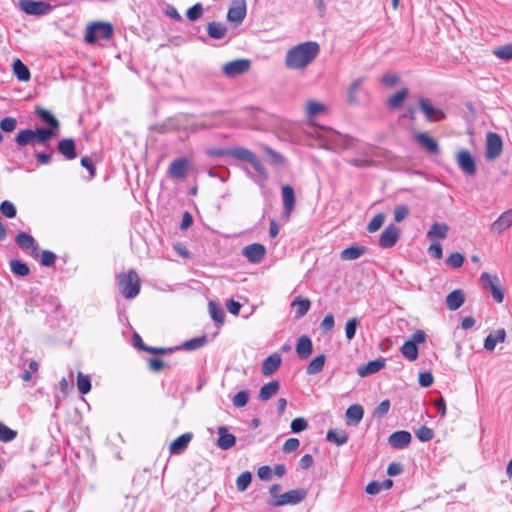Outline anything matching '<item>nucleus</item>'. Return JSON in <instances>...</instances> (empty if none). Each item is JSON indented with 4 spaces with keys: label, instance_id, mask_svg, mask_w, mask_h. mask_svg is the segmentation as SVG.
<instances>
[{
    "label": "nucleus",
    "instance_id": "5701e85b",
    "mask_svg": "<svg viewBox=\"0 0 512 512\" xmlns=\"http://www.w3.org/2000/svg\"><path fill=\"white\" fill-rule=\"evenodd\" d=\"M312 350L313 346L311 339L306 335H302L296 344V353L298 357L305 360L311 355Z\"/></svg>",
    "mask_w": 512,
    "mask_h": 512
},
{
    "label": "nucleus",
    "instance_id": "49530a36",
    "mask_svg": "<svg viewBox=\"0 0 512 512\" xmlns=\"http://www.w3.org/2000/svg\"><path fill=\"white\" fill-rule=\"evenodd\" d=\"M10 269L13 274L17 276H27L30 272L29 267L27 264L20 260H11L10 261Z\"/></svg>",
    "mask_w": 512,
    "mask_h": 512
},
{
    "label": "nucleus",
    "instance_id": "6ab92c4d",
    "mask_svg": "<svg viewBox=\"0 0 512 512\" xmlns=\"http://www.w3.org/2000/svg\"><path fill=\"white\" fill-rule=\"evenodd\" d=\"M411 438V434L408 431L401 430L392 433L388 438V442L393 448L402 449L408 446Z\"/></svg>",
    "mask_w": 512,
    "mask_h": 512
},
{
    "label": "nucleus",
    "instance_id": "412c9836",
    "mask_svg": "<svg viewBox=\"0 0 512 512\" xmlns=\"http://www.w3.org/2000/svg\"><path fill=\"white\" fill-rule=\"evenodd\" d=\"M225 426L218 427L217 433L219 435L217 440V446L222 450H228L233 447L236 443V437L233 434L227 432Z\"/></svg>",
    "mask_w": 512,
    "mask_h": 512
},
{
    "label": "nucleus",
    "instance_id": "864d4df0",
    "mask_svg": "<svg viewBox=\"0 0 512 512\" xmlns=\"http://www.w3.org/2000/svg\"><path fill=\"white\" fill-rule=\"evenodd\" d=\"M385 221V215L383 213L376 214L369 222L367 230L370 233L376 232L381 228Z\"/></svg>",
    "mask_w": 512,
    "mask_h": 512
},
{
    "label": "nucleus",
    "instance_id": "58836bf2",
    "mask_svg": "<svg viewBox=\"0 0 512 512\" xmlns=\"http://www.w3.org/2000/svg\"><path fill=\"white\" fill-rule=\"evenodd\" d=\"M407 95H408V89L404 88V89L399 90L398 92H396L394 95H392L388 99V106L391 109H397V108L401 107V105L403 104Z\"/></svg>",
    "mask_w": 512,
    "mask_h": 512
},
{
    "label": "nucleus",
    "instance_id": "20e7f679",
    "mask_svg": "<svg viewBox=\"0 0 512 512\" xmlns=\"http://www.w3.org/2000/svg\"><path fill=\"white\" fill-rule=\"evenodd\" d=\"M307 496V490L304 488L292 489L277 496L270 504L272 506H283L287 504L295 505L302 502Z\"/></svg>",
    "mask_w": 512,
    "mask_h": 512
},
{
    "label": "nucleus",
    "instance_id": "39448f33",
    "mask_svg": "<svg viewBox=\"0 0 512 512\" xmlns=\"http://www.w3.org/2000/svg\"><path fill=\"white\" fill-rule=\"evenodd\" d=\"M246 1L232 0L227 12V20L233 27L238 26L246 16Z\"/></svg>",
    "mask_w": 512,
    "mask_h": 512
},
{
    "label": "nucleus",
    "instance_id": "6e6552de",
    "mask_svg": "<svg viewBox=\"0 0 512 512\" xmlns=\"http://www.w3.org/2000/svg\"><path fill=\"white\" fill-rule=\"evenodd\" d=\"M19 6L29 15H42L51 9V5L44 1L21 0Z\"/></svg>",
    "mask_w": 512,
    "mask_h": 512
},
{
    "label": "nucleus",
    "instance_id": "c756f323",
    "mask_svg": "<svg viewBox=\"0 0 512 512\" xmlns=\"http://www.w3.org/2000/svg\"><path fill=\"white\" fill-rule=\"evenodd\" d=\"M449 227L445 223L435 222L431 225L426 236L429 239L439 238L444 239L447 237Z\"/></svg>",
    "mask_w": 512,
    "mask_h": 512
},
{
    "label": "nucleus",
    "instance_id": "1a4fd4ad",
    "mask_svg": "<svg viewBox=\"0 0 512 512\" xmlns=\"http://www.w3.org/2000/svg\"><path fill=\"white\" fill-rule=\"evenodd\" d=\"M399 237L400 229L397 226L390 224L381 233L379 238V246L385 249L391 248L397 243Z\"/></svg>",
    "mask_w": 512,
    "mask_h": 512
},
{
    "label": "nucleus",
    "instance_id": "7c9ffc66",
    "mask_svg": "<svg viewBox=\"0 0 512 512\" xmlns=\"http://www.w3.org/2000/svg\"><path fill=\"white\" fill-rule=\"evenodd\" d=\"M365 251H366L365 247L351 246V247L345 248L341 252L340 257L342 260H345V261L356 260V259L360 258L365 253Z\"/></svg>",
    "mask_w": 512,
    "mask_h": 512
},
{
    "label": "nucleus",
    "instance_id": "473e14b6",
    "mask_svg": "<svg viewBox=\"0 0 512 512\" xmlns=\"http://www.w3.org/2000/svg\"><path fill=\"white\" fill-rule=\"evenodd\" d=\"M326 361V356L324 354H320L316 356L308 365L306 368V373L308 375H315L321 372L324 368Z\"/></svg>",
    "mask_w": 512,
    "mask_h": 512
},
{
    "label": "nucleus",
    "instance_id": "4c0bfd02",
    "mask_svg": "<svg viewBox=\"0 0 512 512\" xmlns=\"http://www.w3.org/2000/svg\"><path fill=\"white\" fill-rule=\"evenodd\" d=\"M209 314L211 318L218 324H223L225 313L220 305L214 301H210L208 304Z\"/></svg>",
    "mask_w": 512,
    "mask_h": 512
},
{
    "label": "nucleus",
    "instance_id": "2f4dec72",
    "mask_svg": "<svg viewBox=\"0 0 512 512\" xmlns=\"http://www.w3.org/2000/svg\"><path fill=\"white\" fill-rule=\"evenodd\" d=\"M279 390V383L273 380L261 387L259 392V399L262 401L269 400Z\"/></svg>",
    "mask_w": 512,
    "mask_h": 512
},
{
    "label": "nucleus",
    "instance_id": "13d9d810",
    "mask_svg": "<svg viewBox=\"0 0 512 512\" xmlns=\"http://www.w3.org/2000/svg\"><path fill=\"white\" fill-rule=\"evenodd\" d=\"M358 325H359V320L357 318H352L347 321L346 326H345V335L348 340H351L354 338Z\"/></svg>",
    "mask_w": 512,
    "mask_h": 512
},
{
    "label": "nucleus",
    "instance_id": "a18cd8bd",
    "mask_svg": "<svg viewBox=\"0 0 512 512\" xmlns=\"http://www.w3.org/2000/svg\"><path fill=\"white\" fill-rule=\"evenodd\" d=\"M53 136V131L49 128L41 127L33 130V139L37 143H45Z\"/></svg>",
    "mask_w": 512,
    "mask_h": 512
},
{
    "label": "nucleus",
    "instance_id": "680f3d73",
    "mask_svg": "<svg viewBox=\"0 0 512 512\" xmlns=\"http://www.w3.org/2000/svg\"><path fill=\"white\" fill-rule=\"evenodd\" d=\"M417 438L422 442L430 441L434 437V432L431 428L426 426H421L416 431Z\"/></svg>",
    "mask_w": 512,
    "mask_h": 512
},
{
    "label": "nucleus",
    "instance_id": "9d476101",
    "mask_svg": "<svg viewBox=\"0 0 512 512\" xmlns=\"http://www.w3.org/2000/svg\"><path fill=\"white\" fill-rule=\"evenodd\" d=\"M456 161L461 170L470 176L476 174L477 168L472 155L467 150H461L456 155Z\"/></svg>",
    "mask_w": 512,
    "mask_h": 512
},
{
    "label": "nucleus",
    "instance_id": "f8f14e48",
    "mask_svg": "<svg viewBox=\"0 0 512 512\" xmlns=\"http://www.w3.org/2000/svg\"><path fill=\"white\" fill-rule=\"evenodd\" d=\"M16 243L23 250H30L32 257L36 258L39 256V246L30 234L25 232L18 233L16 236Z\"/></svg>",
    "mask_w": 512,
    "mask_h": 512
},
{
    "label": "nucleus",
    "instance_id": "e433bc0d",
    "mask_svg": "<svg viewBox=\"0 0 512 512\" xmlns=\"http://www.w3.org/2000/svg\"><path fill=\"white\" fill-rule=\"evenodd\" d=\"M400 350L409 361H415L418 357V348L413 341H405Z\"/></svg>",
    "mask_w": 512,
    "mask_h": 512
},
{
    "label": "nucleus",
    "instance_id": "79ce46f5",
    "mask_svg": "<svg viewBox=\"0 0 512 512\" xmlns=\"http://www.w3.org/2000/svg\"><path fill=\"white\" fill-rule=\"evenodd\" d=\"M207 343V337L205 335L200 337H195L190 340L185 341L182 344V348L187 351H193L203 347Z\"/></svg>",
    "mask_w": 512,
    "mask_h": 512
},
{
    "label": "nucleus",
    "instance_id": "09e8293b",
    "mask_svg": "<svg viewBox=\"0 0 512 512\" xmlns=\"http://www.w3.org/2000/svg\"><path fill=\"white\" fill-rule=\"evenodd\" d=\"M36 113L42 119V121L49 124L51 127H59V121L48 110L44 108H38Z\"/></svg>",
    "mask_w": 512,
    "mask_h": 512
},
{
    "label": "nucleus",
    "instance_id": "3c124183",
    "mask_svg": "<svg viewBox=\"0 0 512 512\" xmlns=\"http://www.w3.org/2000/svg\"><path fill=\"white\" fill-rule=\"evenodd\" d=\"M493 54L502 60L512 59V44H506L493 50Z\"/></svg>",
    "mask_w": 512,
    "mask_h": 512
},
{
    "label": "nucleus",
    "instance_id": "4be33fe9",
    "mask_svg": "<svg viewBox=\"0 0 512 512\" xmlns=\"http://www.w3.org/2000/svg\"><path fill=\"white\" fill-rule=\"evenodd\" d=\"M282 358L278 353L269 355L262 364V374L264 376L272 375L281 365Z\"/></svg>",
    "mask_w": 512,
    "mask_h": 512
},
{
    "label": "nucleus",
    "instance_id": "423d86ee",
    "mask_svg": "<svg viewBox=\"0 0 512 512\" xmlns=\"http://www.w3.org/2000/svg\"><path fill=\"white\" fill-rule=\"evenodd\" d=\"M251 61L248 59H236L225 63L222 66V72L228 77H235L244 74L249 70Z\"/></svg>",
    "mask_w": 512,
    "mask_h": 512
},
{
    "label": "nucleus",
    "instance_id": "72a5a7b5",
    "mask_svg": "<svg viewBox=\"0 0 512 512\" xmlns=\"http://www.w3.org/2000/svg\"><path fill=\"white\" fill-rule=\"evenodd\" d=\"M13 71L20 81H28L31 77L29 69L20 59L14 61Z\"/></svg>",
    "mask_w": 512,
    "mask_h": 512
},
{
    "label": "nucleus",
    "instance_id": "6e6d98bb",
    "mask_svg": "<svg viewBox=\"0 0 512 512\" xmlns=\"http://www.w3.org/2000/svg\"><path fill=\"white\" fill-rule=\"evenodd\" d=\"M17 127V120L13 117H5L0 121V129L3 132H13Z\"/></svg>",
    "mask_w": 512,
    "mask_h": 512
},
{
    "label": "nucleus",
    "instance_id": "ea45409f",
    "mask_svg": "<svg viewBox=\"0 0 512 512\" xmlns=\"http://www.w3.org/2000/svg\"><path fill=\"white\" fill-rule=\"evenodd\" d=\"M263 152L268 156L269 161L276 166H284L286 164V160L284 156H282L279 152L270 148L269 146L263 147Z\"/></svg>",
    "mask_w": 512,
    "mask_h": 512
},
{
    "label": "nucleus",
    "instance_id": "cd10ccee",
    "mask_svg": "<svg viewBox=\"0 0 512 512\" xmlns=\"http://www.w3.org/2000/svg\"><path fill=\"white\" fill-rule=\"evenodd\" d=\"M364 410L359 404L351 405L345 413L346 421L348 424L357 425L363 418Z\"/></svg>",
    "mask_w": 512,
    "mask_h": 512
},
{
    "label": "nucleus",
    "instance_id": "a19ab883",
    "mask_svg": "<svg viewBox=\"0 0 512 512\" xmlns=\"http://www.w3.org/2000/svg\"><path fill=\"white\" fill-rule=\"evenodd\" d=\"M327 440L337 445H344L348 441V435L344 431L331 429L327 432Z\"/></svg>",
    "mask_w": 512,
    "mask_h": 512
},
{
    "label": "nucleus",
    "instance_id": "69168bd1",
    "mask_svg": "<svg viewBox=\"0 0 512 512\" xmlns=\"http://www.w3.org/2000/svg\"><path fill=\"white\" fill-rule=\"evenodd\" d=\"M409 214V207L406 205H397L394 208V220L396 222L403 221Z\"/></svg>",
    "mask_w": 512,
    "mask_h": 512
},
{
    "label": "nucleus",
    "instance_id": "393cba45",
    "mask_svg": "<svg viewBox=\"0 0 512 512\" xmlns=\"http://www.w3.org/2000/svg\"><path fill=\"white\" fill-rule=\"evenodd\" d=\"M57 148H58V151L68 160L75 159L77 156L76 146H75L74 140L71 138L62 139L58 143Z\"/></svg>",
    "mask_w": 512,
    "mask_h": 512
},
{
    "label": "nucleus",
    "instance_id": "c03bdc74",
    "mask_svg": "<svg viewBox=\"0 0 512 512\" xmlns=\"http://www.w3.org/2000/svg\"><path fill=\"white\" fill-rule=\"evenodd\" d=\"M15 141L19 147H24L26 145L31 144L32 142H34L33 130L32 129L21 130L17 134Z\"/></svg>",
    "mask_w": 512,
    "mask_h": 512
},
{
    "label": "nucleus",
    "instance_id": "0e129e2a",
    "mask_svg": "<svg viewBox=\"0 0 512 512\" xmlns=\"http://www.w3.org/2000/svg\"><path fill=\"white\" fill-rule=\"evenodd\" d=\"M464 257L461 253L454 252L449 255V257L446 260V263L448 266H451L453 268H459L463 265Z\"/></svg>",
    "mask_w": 512,
    "mask_h": 512
},
{
    "label": "nucleus",
    "instance_id": "a878e982",
    "mask_svg": "<svg viewBox=\"0 0 512 512\" xmlns=\"http://www.w3.org/2000/svg\"><path fill=\"white\" fill-rule=\"evenodd\" d=\"M385 366V360L383 358H378L372 361H369L366 365L360 366L358 368V374L361 377H366L368 375L374 374L381 370Z\"/></svg>",
    "mask_w": 512,
    "mask_h": 512
},
{
    "label": "nucleus",
    "instance_id": "b1692460",
    "mask_svg": "<svg viewBox=\"0 0 512 512\" xmlns=\"http://www.w3.org/2000/svg\"><path fill=\"white\" fill-rule=\"evenodd\" d=\"M465 301V294L461 289H456L446 297L447 308L451 311L459 309Z\"/></svg>",
    "mask_w": 512,
    "mask_h": 512
},
{
    "label": "nucleus",
    "instance_id": "7ed1b4c3",
    "mask_svg": "<svg viewBox=\"0 0 512 512\" xmlns=\"http://www.w3.org/2000/svg\"><path fill=\"white\" fill-rule=\"evenodd\" d=\"M483 288L488 290L494 300L498 303L504 300V291L500 286V280L497 276H493L488 272H483L480 276Z\"/></svg>",
    "mask_w": 512,
    "mask_h": 512
},
{
    "label": "nucleus",
    "instance_id": "bb28decb",
    "mask_svg": "<svg viewBox=\"0 0 512 512\" xmlns=\"http://www.w3.org/2000/svg\"><path fill=\"white\" fill-rule=\"evenodd\" d=\"M506 332L504 329H499L495 333L489 334L484 341V348L488 351H493L498 343L505 341Z\"/></svg>",
    "mask_w": 512,
    "mask_h": 512
},
{
    "label": "nucleus",
    "instance_id": "052dcab7",
    "mask_svg": "<svg viewBox=\"0 0 512 512\" xmlns=\"http://www.w3.org/2000/svg\"><path fill=\"white\" fill-rule=\"evenodd\" d=\"M113 34H85L84 41L87 44L93 45L100 40L110 41Z\"/></svg>",
    "mask_w": 512,
    "mask_h": 512
},
{
    "label": "nucleus",
    "instance_id": "4d7b16f0",
    "mask_svg": "<svg viewBox=\"0 0 512 512\" xmlns=\"http://www.w3.org/2000/svg\"><path fill=\"white\" fill-rule=\"evenodd\" d=\"M254 170L259 174L262 180H266L268 178V173L262 162L255 155L253 159L249 162Z\"/></svg>",
    "mask_w": 512,
    "mask_h": 512
},
{
    "label": "nucleus",
    "instance_id": "bf43d9fd",
    "mask_svg": "<svg viewBox=\"0 0 512 512\" xmlns=\"http://www.w3.org/2000/svg\"><path fill=\"white\" fill-rule=\"evenodd\" d=\"M202 14H203V7L200 3H197L187 10L186 17L190 21H196L202 16Z\"/></svg>",
    "mask_w": 512,
    "mask_h": 512
},
{
    "label": "nucleus",
    "instance_id": "2eb2a0df",
    "mask_svg": "<svg viewBox=\"0 0 512 512\" xmlns=\"http://www.w3.org/2000/svg\"><path fill=\"white\" fill-rule=\"evenodd\" d=\"M512 226V209L503 212L490 226L492 232L501 234Z\"/></svg>",
    "mask_w": 512,
    "mask_h": 512
},
{
    "label": "nucleus",
    "instance_id": "37998d69",
    "mask_svg": "<svg viewBox=\"0 0 512 512\" xmlns=\"http://www.w3.org/2000/svg\"><path fill=\"white\" fill-rule=\"evenodd\" d=\"M99 30H100V32H113L114 27L110 22H101V21L92 22L87 25L85 32L92 33V32H98Z\"/></svg>",
    "mask_w": 512,
    "mask_h": 512
},
{
    "label": "nucleus",
    "instance_id": "dca6fc26",
    "mask_svg": "<svg viewBox=\"0 0 512 512\" xmlns=\"http://www.w3.org/2000/svg\"><path fill=\"white\" fill-rule=\"evenodd\" d=\"M193 439V433L186 432L179 437H177L175 440H173L169 445V452L172 455H178L181 454L186 450L189 443Z\"/></svg>",
    "mask_w": 512,
    "mask_h": 512
},
{
    "label": "nucleus",
    "instance_id": "8fccbe9b",
    "mask_svg": "<svg viewBox=\"0 0 512 512\" xmlns=\"http://www.w3.org/2000/svg\"><path fill=\"white\" fill-rule=\"evenodd\" d=\"M251 480H252V475L250 472L245 471V472L241 473L237 477V480H236V486H237L238 491H240V492L245 491L248 488V486L250 485Z\"/></svg>",
    "mask_w": 512,
    "mask_h": 512
},
{
    "label": "nucleus",
    "instance_id": "5fc2aeb1",
    "mask_svg": "<svg viewBox=\"0 0 512 512\" xmlns=\"http://www.w3.org/2000/svg\"><path fill=\"white\" fill-rule=\"evenodd\" d=\"M0 212L7 218H14L17 210L12 202L5 200L0 204Z\"/></svg>",
    "mask_w": 512,
    "mask_h": 512
},
{
    "label": "nucleus",
    "instance_id": "338daca9",
    "mask_svg": "<svg viewBox=\"0 0 512 512\" xmlns=\"http://www.w3.org/2000/svg\"><path fill=\"white\" fill-rule=\"evenodd\" d=\"M307 426V421L302 417L295 418L291 422V430L294 433H300L304 431L307 428Z\"/></svg>",
    "mask_w": 512,
    "mask_h": 512
},
{
    "label": "nucleus",
    "instance_id": "f3484780",
    "mask_svg": "<svg viewBox=\"0 0 512 512\" xmlns=\"http://www.w3.org/2000/svg\"><path fill=\"white\" fill-rule=\"evenodd\" d=\"M188 160L185 158H178L171 162L168 173L174 179H184L188 168Z\"/></svg>",
    "mask_w": 512,
    "mask_h": 512
},
{
    "label": "nucleus",
    "instance_id": "c85d7f7f",
    "mask_svg": "<svg viewBox=\"0 0 512 512\" xmlns=\"http://www.w3.org/2000/svg\"><path fill=\"white\" fill-rule=\"evenodd\" d=\"M326 111V106L321 102H318L316 100H309L306 103L305 112L309 120L313 119L314 117L320 114H324Z\"/></svg>",
    "mask_w": 512,
    "mask_h": 512
},
{
    "label": "nucleus",
    "instance_id": "9b49d317",
    "mask_svg": "<svg viewBox=\"0 0 512 512\" xmlns=\"http://www.w3.org/2000/svg\"><path fill=\"white\" fill-rule=\"evenodd\" d=\"M419 106L426 119L430 122L440 121L445 118V113L441 109L434 107L425 98L419 99Z\"/></svg>",
    "mask_w": 512,
    "mask_h": 512
},
{
    "label": "nucleus",
    "instance_id": "f257e3e1",
    "mask_svg": "<svg viewBox=\"0 0 512 512\" xmlns=\"http://www.w3.org/2000/svg\"><path fill=\"white\" fill-rule=\"evenodd\" d=\"M320 52L317 42L307 41L291 47L285 56V65L291 70H304Z\"/></svg>",
    "mask_w": 512,
    "mask_h": 512
},
{
    "label": "nucleus",
    "instance_id": "4468645a",
    "mask_svg": "<svg viewBox=\"0 0 512 512\" xmlns=\"http://www.w3.org/2000/svg\"><path fill=\"white\" fill-rule=\"evenodd\" d=\"M265 247L259 243L247 245L243 249V255L251 263H259L265 256Z\"/></svg>",
    "mask_w": 512,
    "mask_h": 512
},
{
    "label": "nucleus",
    "instance_id": "aec40b11",
    "mask_svg": "<svg viewBox=\"0 0 512 512\" xmlns=\"http://www.w3.org/2000/svg\"><path fill=\"white\" fill-rule=\"evenodd\" d=\"M283 208L285 216L289 217L295 207V193L290 185L282 187Z\"/></svg>",
    "mask_w": 512,
    "mask_h": 512
},
{
    "label": "nucleus",
    "instance_id": "c9c22d12",
    "mask_svg": "<svg viewBox=\"0 0 512 512\" xmlns=\"http://www.w3.org/2000/svg\"><path fill=\"white\" fill-rule=\"evenodd\" d=\"M229 156L249 163L255 154L247 148L237 147L229 149Z\"/></svg>",
    "mask_w": 512,
    "mask_h": 512
},
{
    "label": "nucleus",
    "instance_id": "ddd939ff",
    "mask_svg": "<svg viewBox=\"0 0 512 512\" xmlns=\"http://www.w3.org/2000/svg\"><path fill=\"white\" fill-rule=\"evenodd\" d=\"M365 77L356 78L347 89V102L350 105H358L360 103V94L363 93V84Z\"/></svg>",
    "mask_w": 512,
    "mask_h": 512
},
{
    "label": "nucleus",
    "instance_id": "774afa93",
    "mask_svg": "<svg viewBox=\"0 0 512 512\" xmlns=\"http://www.w3.org/2000/svg\"><path fill=\"white\" fill-rule=\"evenodd\" d=\"M55 260H56V255L53 252L44 250L41 253L40 261L43 266L50 267L55 263Z\"/></svg>",
    "mask_w": 512,
    "mask_h": 512
},
{
    "label": "nucleus",
    "instance_id": "603ef678",
    "mask_svg": "<svg viewBox=\"0 0 512 512\" xmlns=\"http://www.w3.org/2000/svg\"><path fill=\"white\" fill-rule=\"evenodd\" d=\"M17 436V432L0 422V441L10 442Z\"/></svg>",
    "mask_w": 512,
    "mask_h": 512
},
{
    "label": "nucleus",
    "instance_id": "f704fd0d",
    "mask_svg": "<svg viewBox=\"0 0 512 512\" xmlns=\"http://www.w3.org/2000/svg\"><path fill=\"white\" fill-rule=\"evenodd\" d=\"M292 307L295 308V317H303L310 309V301L301 297L296 298L292 302Z\"/></svg>",
    "mask_w": 512,
    "mask_h": 512
},
{
    "label": "nucleus",
    "instance_id": "f03ea898",
    "mask_svg": "<svg viewBox=\"0 0 512 512\" xmlns=\"http://www.w3.org/2000/svg\"><path fill=\"white\" fill-rule=\"evenodd\" d=\"M118 286L121 294L125 298H135L139 294L141 287L140 278L137 272L130 269L126 274L119 275Z\"/></svg>",
    "mask_w": 512,
    "mask_h": 512
},
{
    "label": "nucleus",
    "instance_id": "e2e57ef3",
    "mask_svg": "<svg viewBox=\"0 0 512 512\" xmlns=\"http://www.w3.org/2000/svg\"><path fill=\"white\" fill-rule=\"evenodd\" d=\"M249 399V394L247 391L242 390L238 392L232 399L233 405L237 408L244 407Z\"/></svg>",
    "mask_w": 512,
    "mask_h": 512
},
{
    "label": "nucleus",
    "instance_id": "a211bd4d",
    "mask_svg": "<svg viewBox=\"0 0 512 512\" xmlns=\"http://www.w3.org/2000/svg\"><path fill=\"white\" fill-rule=\"evenodd\" d=\"M415 139L419 145H421L428 153L438 154L439 145L435 139H433L426 132H419L415 135Z\"/></svg>",
    "mask_w": 512,
    "mask_h": 512
},
{
    "label": "nucleus",
    "instance_id": "0eeeda50",
    "mask_svg": "<svg viewBox=\"0 0 512 512\" xmlns=\"http://www.w3.org/2000/svg\"><path fill=\"white\" fill-rule=\"evenodd\" d=\"M503 142L500 135L497 133L490 132L487 135V143H486V159L493 160L496 159L502 152Z\"/></svg>",
    "mask_w": 512,
    "mask_h": 512
},
{
    "label": "nucleus",
    "instance_id": "de8ad7c7",
    "mask_svg": "<svg viewBox=\"0 0 512 512\" xmlns=\"http://www.w3.org/2000/svg\"><path fill=\"white\" fill-rule=\"evenodd\" d=\"M77 387L81 394H87L91 390V380L88 375L78 372L77 374Z\"/></svg>",
    "mask_w": 512,
    "mask_h": 512
}]
</instances>
